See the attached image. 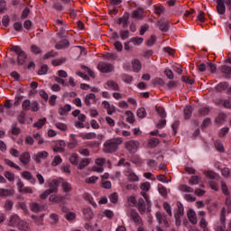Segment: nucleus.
<instances>
[{"instance_id": "obj_1", "label": "nucleus", "mask_w": 231, "mask_h": 231, "mask_svg": "<svg viewBox=\"0 0 231 231\" xmlns=\"http://www.w3.org/2000/svg\"><path fill=\"white\" fill-rule=\"evenodd\" d=\"M122 143H124V139H122V137H115L106 140L103 145V151L108 154H113V152H116V151H118V148Z\"/></svg>"}, {"instance_id": "obj_2", "label": "nucleus", "mask_w": 231, "mask_h": 231, "mask_svg": "<svg viewBox=\"0 0 231 231\" xmlns=\"http://www.w3.org/2000/svg\"><path fill=\"white\" fill-rule=\"evenodd\" d=\"M11 51H14V53L17 54L18 66H24L28 59V54H26V52L17 45H14L11 48Z\"/></svg>"}, {"instance_id": "obj_3", "label": "nucleus", "mask_w": 231, "mask_h": 231, "mask_svg": "<svg viewBox=\"0 0 231 231\" xmlns=\"http://www.w3.org/2000/svg\"><path fill=\"white\" fill-rule=\"evenodd\" d=\"M156 221L159 225H162L163 228H169L171 226V219L163 212L155 213Z\"/></svg>"}, {"instance_id": "obj_4", "label": "nucleus", "mask_w": 231, "mask_h": 231, "mask_svg": "<svg viewBox=\"0 0 231 231\" xmlns=\"http://www.w3.org/2000/svg\"><path fill=\"white\" fill-rule=\"evenodd\" d=\"M226 230V208H223L220 213L219 223L215 226V231Z\"/></svg>"}, {"instance_id": "obj_5", "label": "nucleus", "mask_w": 231, "mask_h": 231, "mask_svg": "<svg viewBox=\"0 0 231 231\" xmlns=\"http://www.w3.org/2000/svg\"><path fill=\"white\" fill-rule=\"evenodd\" d=\"M125 149H126L130 154H134L138 152V149H140V143L136 140L127 141L125 143Z\"/></svg>"}, {"instance_id": "obj_6", "label": "nucleus", "mask_w": 231, "mask_h": 231, "mask_svg": "<svg viewBox=\"0 0 231 231\" xmlns=\"http://www.w3.org/2000/svg\"><path fill=\"white\" fill-rule=\"evenodd\" d=\"M177 207L178 210L174 215V218L176 226H180V225H181V217L185 216V208L183 207V204H181V202H178Z\"/></svg>"}, {"instance_id": "obj_7", "label": "nucleus", "mask_w": 231, "mask_h": 231, "mask_svg": "<svg viewBox=\"0 0 231 231\" xmlns=\"http://www.w3.org/2000/svg\"><path fill=\"white\" fill-rule=\"evenodd\" d=\"M97 69H99L101 73H111L115 69V67H113L111 63L101 61L97 65Z\"/></svg>"}, {"instance_id": "obj_8", "label": "nucleus", "mask_w": 231, "mask_h": 231, "mask_svg": "<svg viewBox=\"0 0 231 231\" xmlns=\"http://www.w3.org/2000/svg\"><path fill=\"white\" fill-rule=\"evenodd\" d=\"M23 220H21V217H18L17 214H14V215H12L10 217H9V220H8V226H19V225H21V222Z\"/></svg>"}, {"instance_id": "obj_9", "label": "nucleus", "mask_w": 231, "mask_h": 231, "mask_svg": "<svg viewBox=\"0 0 231 231\" xmlns=\"http://www.w3.org/2000/svg\"><path fill=\"white\" fill-rule=\"evenodd\" d=\"M129 217H131V219H133L135 225H142V217H140V214H138V211H136V209H131L129 212Z\"/></svg>"}, {"instance_id": "obj_10", "label": "nucleus", "mask_w": 231, "mask_h": 231, "mask_svg": "<svg viewBox=\"0 0 231 231\" xmlns=\"http://www.w3.org/2000/svg\"><path fill=\"white\" fill-rule=\"evenodd\" d=\"M125 176H126L128 181H139L140 178L134 171H133V169L129 168L127 171H125Z\"/></svg>"}, {"instance_id": "obj_11", "label": "nucleus", "mask_w": 231, "mask_h": 231, "mask_svg": "<svg viewBox=\"0 0 231 231\" xmlns=\"http://www.w3.org/2000/svg\"><path fill=\"white\" fill-rule=\"evenodd\" d=\"M138 212L143 216L145 212L147 211V205L145 204V200L143 198H140L136 204Z\"/></svg>"}, {"instance_id": "obj_12", "label": "nucleus", "mask_w": 231, "mask_h": 231, "mask_svg": "<svg viewBox=\"0 0 231 231\" xmlns=\"http://www.w3.org/2000/svg\"><path fill=\"white\" fill-rule=\"evenodd\" d=\"M129 17H130L129 13L125 12L122 17L117 19L116 21L117 24H122L123 28H127L129 24Z\"/></svg>"}, {"instance_id": "obj_13", "label": "nucleus", "mask_w": 231, "mask_h": 231, "mask_svg": "<svg viewBox=\"0 0 231 231\" xmlns=\"http://www.w3.org/2000/svg\"><path fill=\"white\" fill-rule=\"evenodd\" d=\"M225 3H226V0H217V11L219 15H225V12H226Z\"/></svg>"}, {"instance_id": "obj_14", "label": "nucleus", "mask_w": 231, "mask_h": 231, "mask_svg": "<svg viewBox=\"0 0 231 231\" xmlns=\"http://www.w3.org/2000/svg\"><path fill=\"white\" fill-rule=\"evenodd\" d=\"M32 160V157L30 156V152H25L23 154L20 155L19 161L23 165H28Z\"/></svg>"}, {"instance_id": "obj_15", "label": "nucleus", "mask_w": 231, "mask_h": 231, "mask_svg": "<svg viewBox=\"0 0 231 231\" xmlns=\"http://www.w3.org/2000/svg\"><path fill=\"white\" fill-rule=\"evenodd\" d=\"M31 218L38 226H42V225H44V214L40 216L32 215Z\"/></svg>"}, {"instance_id": "obj_16", "label": "nucleus", "mask_w": 231, "mask_h": 231, "mask_svg": "<svg viewBox=\"0 0 231 231\" xmlns=\"http://www.w3.org/2000/svg\"><path fill=\"white\" fill-rule=\"evenodd\" d=\"M66 148V142L58 141L56 145L53 148L54 152H64V149Z\"/></svg>"}, {"instance_id": "obj_17", "label": "nucleus", "mask_w": 231, "mask_h": 231, "mask_svg": "<svg viewBox=\"0 0 231 231\" xmlns=\"http://www.w3.org/2000/svg\"><path fill=\"white\" fill-rule=\"evenodd\" d=\"M22 177L23 178V180H27V181H30V183H32V185H35V183L37 181L35 180V178H33V175H32V172H30V171L22 172Z\"/></svg>"}, {"instance_id": "obj_18", "label": "nucleus", "mask_w": 231, "mask_h": 231, "mask_svg": "<svg viewBox=\"0 0 231 231\" xmlns=\"http://www.w3.org/2000/svg\"><path fill=\"white\" fill-rule=\"evenodd\" d=\"M188 219L192 223V225H196L198 223V217H196V212L192 209L188 210L187 212Z\"/></svg>"}, {"instance_id": "obj_19", "label": "nucleus", "mask_w": 231, "mask_h": 231, "mask_svg": "<svg viewBox=\"0 0 231 231\" xmlns=\"http://www.w3.org/2000/svg\"><path fill=\"white\" fill-rule=\"evenodd\" d=\"M49 189L51 194L55 192H59V180H54L51 182L49 183Z\"/></svg>"}, {"instance_id": "obj_20", "label": "nucleus", "mask_w": 231, "mask_h": 231, "mask_svg": "<svg viewBox=\"0 0 231 231\" xmlns=\"http://www.w3.org/2000/svg\"><path fill=\"white\" fill-rule=\"evenodd\" d=\"M90 163H91V159L83 158V159H81V161L78 164V169L79 171H82L83 169H86V167H88V165H89Z\"/></svg>"}, {"instance_id": "obj_21", "label": "nucleus", "mask_w": 231, "mask_h": 231, "mask_svg": "<svg viewBox=\"0 0 231 231\" xmlns=\"http://www.w3.org/2000/svg\"><path fill=\"white\" fill-rule=\"evenodd\" d=\"M157 24L161 32H169V22L165 20H159Z\"/></svg>"}, {"instance_id": "obj_22", "label": "nucleus", "mask_w": 231, "mask_h": 231, "mask_svg": "<svg viewBox=\"0 0 231 231\" xmlns=\"http://www.w3.org/2000/svg\"><path fill=\"white\" fill-rule=\"evenodd\" d=\"M143 9L138 8L132 13V19H143Z\"/></svg>"}, {"instance_id": "obj_23", "label": "nucleus", "mask_w": 231, "mask_h": 231, "mask_svg": "<svg viewBox=\"0 0 231 231\" xmlns=\"http://www.w3.org/2000/svg\"><path fill=\"white\" fill-rule=\"evenodd\" d=\"M61 187H62V190H63V192H65V194H69V192H71L73 190L71 184L66 180H62Z\"/></svg>"}, {"instance_id": "obj_24", "label": "nucleus", "mask_w": 231, "mask_h": 231, "mask_svg": "<svg viewBox=\"0 0 231 231\" xmlns=\"http://www.w3.org/2000/svg\"><path fill=\"white\" fill-rule=\"evenodd\" d=\"M49 200L51 203H62L64 197L62 195H51Z\"/></svg>"}, {"instance_id": "obj_25", "label": "nucleus", "mask_w": 231, "mask_h": 231, "mask_svg": "<svg viewBox=\"0 0 231 231\" xmlns=\"http://www.w3.org/2000/svg\"><path fill=\"white\" fill-rule=\"evenodd\" d=\"M70 140L68 143V147L69 149H75V147H77V145H79V141L77 140V137L75 136V134H70Z\"/></svg>"}, {"instance_id": "obj_26", "label": "nucleus", "mask_w": 231, "mask_h": 231, "mask_svg": "<svg viewBox=\"0 0 231 231\" xmlns=\"http://www.w3.org/2000/svg\"><path fill=\"white\" fill-rule=\"evenodd\" d=\"M69 47V41L62 40L61 42L56 43L55 48L56 50H64V48Z\"/></svg>"}, {"instance_id": "obj_27", "label": "nucleus", "mask_w": 231, "mask_h": 231, "mask_svg": "<svg viewBox=\"0 0 231 231\" xmlns=\"http://www.w3.org/2000/svg\"><path fill=\"white\" fill-rule=\"evenodd\" d=\"M132 67L134 71H135V73H138L140 69H142V62L140 61V60L134 59L132 61Z\"/></svg>"}, {"instance_id": "obj_28", "label": "nucleus", "mask_w": 231, "mask_h": 231, "mask_svg": "<svg viewBox=\"0 0 231 231\" xmlns=\"http://www.w3.org/2000/svg\"><path fill=\"white\" fill-rule=\"evenodd\" d=\"M80 138L82 140H95L97 138V134L94 132L87 133V134H80Z\"/></svg>"}, {"instance_id": "obj_29", "label": "nucleus", "mask_w": 231, "mask_h": 231, "mask_svg": "<svg viewBox=\"0 0 231 231\" xmlns=\"http://www.w3.org/2000/svg\"><path fill=\"white\" fill-rule=\"evenodd\" d=\"M106 86L110 88V89H112L113 91H120V87L113 79L108 80L106 82Z\"/></svg>"}, {"instance_id": "obj_30", "label": "nucleus", "mask_w": 231, "mask_h": 231, "mask_svg": "<svg viewBox=\"0 0 231 231\" xmlns=\"http://www.w3.org/2000/svg\"><path fill=\"white\" fill-rule=\"evenodd\" d=\"M91 100H97V96L93 93H90L85 97V104L89 107L91 106Z\"/></svg>"}, {"instance_id": "obj_31", "label": "nucleus", "mask_w": 231, "mask_h": 231, "mask_svg": "<svg viewBox=\"0 0 231 231\" xmlns=\"http://www.w3.org/2000/svg\"><path fill=\"white\" fill-rule=\"evenodd\" d=\"M20 231H32V228H30V225L28 222L22 220L20 225H18V227Z\"/></svg>"}, {"instance_id": "obj_32", "label": "nucleus", "mask_w": 231, "mask_h": 231, "mask_svg": "<svg viewBox=\"0 0 231 231\" xmlns=\"http://www.w3.org/2000/svg\"><path fill=\"white\" fill-rule=\"evenodd\" d=\"M192 116V106H186L184 108V118L185 120H189Z\"/></svg>"}, {"instance_id": "obj_33", "label": "nucleus", "mask_w": 231, "mask_h": 231, "mask_svg": "<svg viewBox=\"0 0 231 231\" xmlns=\"http://www.w3.org/2000/svg\"><path fill=\"white\" fill-rule=\"evenodd\" d=\"M44 158H48V152H46V151L39 152L36 154L37 163H41V160H44Z\"/></svg>"}, {"instance_id": "obj_34", "label": "nucleus", "mask_w": 231, "mask_h": 231, "mask_svg": "<svg viewBox=\"0 0 231 231\" xmlns=\"http://www.w3.org/2000/svg\"><path fill=\"white\" fill-rule=\"evenodd\" d=\"M217 91L221 93V91H225L226 89H228V82L224 81L217 85L216 87Z\"/></svg>"}, {"instance_id": "obj_35", "label": "nucleus", "mask_w": 231, "mask_h": 231, "mask_svg": "<svg viewBox=\"0 0 231 231\" xmlns=\"http://www.w3.org/2000/svg\"><path fill=\"white\" fill-rule=\"evenodd\" d=\"M83 214L85 219H93V211L90 209V208H83Z\"/></svg>"}, {"instance_id": "obj_36", "label": "nucleus", "mask_w": 231, "mask_h": 231, "mask_svg": "<svg viewBox=\"0 0 231 231\" xmlns=\"http://www.w3.org/2000/svg\"><path fill=\"white\" fill-rule=\"evenodd\" d=\"M11 134L17 136L21 133V128L17 126V123H13L11 125Z\"/></svg>"}, {"instance_id": "obj_37", "label": "nucleus", "mask_w": 231, "mask_h": 231, "mask_svg": "<svg viewBox=\"0 0 231 231\" xmlns=\"http://www.w3.org/2000/svg\"><path fill=\"white\" fill-rule=\"evenodd\" d=\"M5 163L9 167H12V169H15L16 171H23V169H21L19 165L10 161V159H5Z\"/></svg>"}, {"instance_id": "obj_38", "label": "nucleus", "mask_w": 231, "mask_h": 231, "mask_svg": "<svg viewBox=\"0 0 231 231\" xmlns=\"http://www.w3.org/2000/svg\"><path fill=\"white\" fill-rule=\"evenodd\" d=\"M14 192L10 189H5L0 188V198H8V196H13Z\"/></svg>"}, {"instance_id": "obj_39", "label": "nucleus", "mask_w": 231, "mask_h": 231, "mask_svg": "<svg viewBox=\"0 0 231 231\" xmlns=\"http://www.w3.org/2000/svg\"><path fill=\"white\" fill-rule=\"evenodd\" d=\"M42 208V207L36 202H32L30 204V209L32 210V212H40Z\"/></svg>"}, {"instance_id": "obj_40", "label": "nucleus", "mask_w": 231, "mask_h": 231, "mask_svg": "<svg viewBox=\"0 0 231 231\" xmlns=\"http://www.w3.org/2000/svg\"><path fill=\"white\" fill-rule=\"evenodd\" d=\"M125 115L127 116L126 122H128V124H134V114H133L132 111L127 110Z\"/></svg>"}, {"instance_id": "obj_41", "label": "nucleus", "mask_w": 231, "mask_h": 231, "mask_svg": "<svg viewBox=\"0 0 231 231\" xmlns=\"http://www.w3.org/2000/svg\"><path fill=\"white\" fill-rule=\"evenodd\" d=\"M199 181H201V177L199 176H191V178L189 180V183L190 185H199Z\"/></svg>"}, {"instance_id": "obj_42", "label": "nucleus", "mask_w": 231, "mask_h": 231, "mask_svg": "<svg viewBox=\"0 0 231 231\" xmlns=\"http://www.w3.org/2000/svg\"><path fill=\"white\" fill-rule=\"evenodd\" d=\"M84 199H86V201H88V203L92 205V207H97V202H95L93 197H91L88 193L84 194Z\"/></svg>"}, {"instance_id": "obj_43", "label": "nucleus", "mask_w": 231, "mask_h": 231, "mask_svg": "<svg viewBox=\"0 0 231 231\" xmlns=\"http://www.w3.org/2000/svg\"><path fill=\"white\" fill-rule=\"evenodd\" d=\"M163 208L168 216H170V217H172V208L171 207V204H169V202L163 203Z\"/></svg>"}, {"instance_id": "obj_44", "label": "nucleus", "mask_w": 231, "mask_h": 231, "mask_svg": "<svg viewBox=\"0 0 231 231\" xmlns=\"http://www.w3.org/2000/svg\"><path fill=\"white\" fill-rule=\"evenodd\" d=\"M69 162L72 165H79V154L77 153H72L69 157Z\"/></svg>"}, {"instance_id": "obj_45", "label": "nucleus", "mask_w": 231, "mask_h": 231, "mask_svg": "<svg viewBox=\"0 0 231 231\" xmlns=\"http://www.w3.org/2000/svg\"><path fill=\"white\" fill-rule=\"evenodd\" d=\"M214 145L218 152H225V146L221 141H215Z\"/></svg>"}, {"instance_id": "obj_46", "label": "nucleus", "mask_w": 231, "mask_h": 231, "mask_svg": "<svg viewBox=\"0 0 231 231\" xmlns=\"http://www.w3.org/2000/svg\"><path fill=\"white\" fill-rule=\"evenodd\" d=\"M221 190L223 194L226 196V198L230 196V192L228 191V187L226 186V182H225L224 180L221 181Z\"/></svg>"}, {"instance_id": "obj_47", "label": "nucleus", "mask_w": 231, "mask_h": 231, "mask_svg": "<svg viewBox=\"0 0 231 231\" xmlns=\"http://www.w3.org/2000/svg\"><path fill=\"white\" fill-rule=\"evenodd\" d=\"M156 112L161 118H167V112H165V108L159 106L156 108Z\"/></svg>"}, {"instance_id": "obj_48", "label": "nucleus", "mask_w": 231, "mask_h": 231, "mask_svg": "<svg viewBox=\"0 0 231 231\" xmlns=\"http://www.w3.org/2000/svg\"><path fill=\"white\" fill-rule=\"evenodd\" d=\"M226 120V115L225 114H219L216 119L215 122L216 124H223V122H225Z\"/></svg>"}, {"instance_id": "obj_49", "label": "nucleus", "mask_w": 231, "mask_h": 231, "mask_svg": "<svg viewBox=\"0 0 231 231\" xmlns=\"http://www.w3.org/2000/svg\"><path fill=\"white\" fill-rule=\"evenodd\" d=\"M46 124V117L42 119H39L38 122L33 124V127H37V129H42V127Z\"/></svg>"}, {"instance_id": "obj_50", "label": "nucleus", "mask_w": 231, "mask_h": 231, "mask_svg": "<svg viewBox=\"0 0 231 231\" xmlns=\"http://www.w3.org/2000/svg\"><path fill=\"white\" fill-rule=\"evenodd\" d=\"M127 201L130 207H136L138 203V200H136V197L134 196L128 197Z\"/></svg>"}, {"instance_id": "obj_51", "label": "nucleus", "mask_w": 231, "mask_h": 231, "mask_svg": "<svg viewBox=\"0 0 231 231\" xmlns=\"http://www.w3.org/2000/svg\"><path fill=\"white\" fill-rule=\"evenodd\" d=\"M140 189H141V190H143L144 192H149V190H151V183H149V182H143L140 185Z\"/></svg>"}, {"instance_id": "obj_52", "label": "nucleus", "mask_w": 231, "mask_h": 231, "mask_svg": "<svg viewBox=\"0 0 231 231\" xmlns=\"http://www.w3.org/2000/svg\"><path fill=\"white\" fill-rule=\"evenodd\" d=\"M60 163H62V158H60V155H56L51 162V166L57 167V165H60Z\"/></svg>"}, {"instance_id": "obj_53", "label": "nucleus", "mask_w": 231, "mask_h": 231, "mask_svg": "<svg viewBox=\"0 0 231 231\" xmlns=\"http://www.w3.org/2000/svg\"><path fill=\"white\" fill-rule=\"evenodd\" d=\"M179 189L181 190V192H194V189L185 184L180 185Z\"/></svg>"}, {"instance_id": "obj_54", "label": "nucleus", "mask_w": 231, "mask_h": 231, "mask_svg": "<svg viewBox=\"0 0 231 231\" xmlns=\"http://www.w3.org/2000/svg\"><path fill=\"white\" fill-rule=\"evenodd\" d=\"M31 106L32 103L30 102V99H26L23 102L22 108L23 111H30Z\"/></svg>"}, {"instance_id": "obj_55", "label": "nucleus", "mask_w": 231, "mask_h": 231, "mask_svg": "<svg viewBox=\"0 0 231 231\" xmlns=\"http://www.w3.org/2000/svg\"><path fill=\"white\" fill-rule=\"evenodd\" d=\"M220 71L222 73H225V75H231V67L228 66V65H223L221 68H220Z\"/></svg>"}, {"instance_id": "obj_56", "label": "nucleus", "mask_w": 231, "mask_h": 231, "mask_svg": "<svg viewBox=\"0 0 231 231\" xmlns=\"http://www.w3.org/2000/svg\"><path fill=\"white\" fill-rule=\"evenodd\" d=\"M138 118H145L147 116V111L143 107H141L137 110Z\"/></svg>"}, {"instance_id": "obj_57", "label": "nucleus", "mask_w": 231, "mask_h": 231, "mask_svg": "<svg viewBox=\"0 0 231 231\" xmlns=\"http://www.w3.org/2000/svg\"><path fill=\"white\" fill-rule=\"evenodd\" d=\"M104 59H106V60H115L116 59V54L106 52L103 55Z\"/></svg>"}, {"instance_id": "obj_58", "label": "nucleus", "mask_w": 231, "mask_h": 231, "mask_svg": "<svg viewBox=\"0 0 231 231\" xmlns=\"http://www.w3.org/2000/svg\"><path fill=\"white\" fill-rule=\"evenodd\" d=\"M207 63H201V61H199L197 63V69L199 71L203 72V71H207Z\"/></svg>"}, {"instance_id": "obj_59", "label": "nucleus", "mask_w": 231, "mask_h": 231, "mask_svg": "<svg viewBox=\"0 0 231 231\" xmlns=\"http://www.w3.org/2000/svg\"><path fill=\"white\" fill-rule=\"evenodd\" d=\"M149 145L150 147H158V145H160V139L158 138H152L150 141H149Z\"/></svg>"}, {"instance_id": "obj_60", "label": "nucleus", "mask_w": 231, "mask_h": 231, "mask_svg": "<svg viewBox=\"0 0 231 231\" xmlns=\"http://www.w3.org/2000/svg\"><path fill=\"white\" fill-rule=\"evenodd\" d=\"M120 37L123 41H125V39H129V31L128 30H121L119 32Z\"/></svg>"}, {"instance_id": "obj_61", "label": "nucleus", "mask_w": 231, "mask_h": 231, "mask_svg": "<svg viewBox=\"0 0 231 231\" xmlns=\"http://www.w3.org/2000/svg\"><path fill=\"white\" fill-rule=\"evenodd\" d=\"M155 43H156V36L152 35L150 39L147 40L146 46H154Z\"/></svg>"}, {"instance_id": "obj_62", "label": "nucleus", "mask_w": 231, "mask_h": 231, "mask_svg": "<svg viewBox=\"0 0 231 231\" xmlns=\"http://www.w3.org/2000/svg\"><path fill=\"white\" fill-rule=\"evenodd\" d=\"M109 199H110L111 203H118V193L114 192V193L110 194Z\"/></svg>"}, {"instance_id": "obj_63", "label": "nucleus", "mask_w": 231, "mask_h": 231, "mask_svg": "<svg viewBox=\"0 0 231 231\" xmlns=\"http://www.w3.org/2000/svg\"><path fill=\"white\" fill-rule=\"evenodd\" d=\"M159 194L162 195L163 198H167V188L165 186H159Z\"/></svg>"}, {"instance_id": "obj_64", "label": "nucleus", "mask_w": 231, "mask_h": 231, "mask_svg": "<svg viewBox=\"0 0 231 231\" xmlns=\"http://www.w3.org/2000/svg\"><path fill=\"white\" fill-rule=\"evenodd\" d=\"M48 65H42L38 70V75H46V73H48Z\"/></svg>"}]
</instances>
